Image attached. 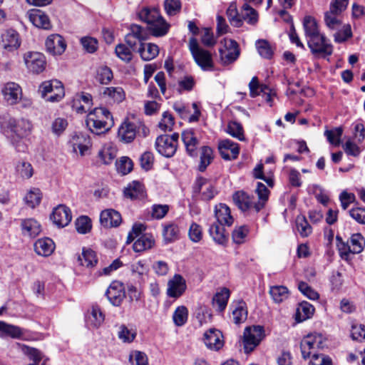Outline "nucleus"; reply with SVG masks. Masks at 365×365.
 Returning a JSON list of instances; mask_svg holds the SVG:
<instances>
[{
    "mask_svg": "<svg viewBox=\"0 0 365 365\" xmlns=\"http://www.w3.org/2000/svg\"><path fill=\"white\" fill-rule=\"evenodd\" d=\"M340 13H337L334 11H331L329 9V11L325 12L324 14V22L326 26L331 29L335 30L338 29L341 25V21L338 19L337 15Z\"/></svg>",
    "mask_w": 365,
    "mask_h": 365,
    "instance_id": "54",
    "label": "nucleus"
},
{
    "mask_svg": "<svg viewBox=\"0 0 365 365\" xmlns=\"http://www.w3.org/2000/svg\"><path fill=\"white\" fill-rule=\"evenodd\" d=\"M308 46L313 54L317 56L331 55L333 46L328 42L324 35L319 34L307 40Z\"/></svg>",
    "mask_w": 365,
    "mask_h": 365,
    "instance_id": "7",
    "label": "nucleus"
},
{
    "mask_svg": "<svg viewBox=\"0 0 365 365\" xmlns=\"http://www.w3.org/2000/svg\"><path fill=\"white\" fill-rule=\"evenodd\" d=\"M269 293L275 303H281L289 297L288 289L282 285L270 287Z\"/></svg>",
    "mask_w": 365,
    "mask_h": 365,
    "instance_id": "42",
    "label": "nucleus"
},
{
    "mask_svg": "<svg viewBox=\"0 0 365 365\" xmlns=\"http://www.w3.org/2000/svg\"><path fill=\"white\" fill-rule=\"evenodd\" d=\"M213 150L209 146H202L200 149L198 170L204 172L213 160Z\"/></svg>",
    "mask_w": 365,
    "mask_h": 365,
    "instance_id": "41",
    "label": "nucleus"
},
{
    "mask_svg": "<svg viewBox=\"0 0 365 365\" xmlns=\"http://www.w3.org/2000/svg\"><path fill=\"white\" fill-rule=\"evenodd\" d=\"M78 261L82 266L87 267H93L98 262L96 252L91 249H83L81 256L78 257Z\"/></svg>",
    "mask_w": 365,
    "mask_h": 365,
    "instance_id": "45",
    "label": "nucleus"
},
{
    "mask_svg": "<svg viewBox=\"0 0 365 365\" xmlns=\"http://www.w3.org/2000/svg\"><path fill=\"white\" fill-rule=\"evenodd\" d=\"M45 44L47 51L53 55H61L66 48L64 39L58 34L50 35Z\"/></svg>",
    "mask_w": 365,
    "mask_h": 365,
    "instance_id": "22",
    "label": "nucleus"
},
{
    "mask_svg": "<svg viewBox=\"0 0 365 365\" xmlns=\"http://www.w3.org/2000/svg\"><path fill=\"white\" fill-rule=\"evenodd\" d=\"M343 133V129L341 127L336 128L333 130H327L324 132L328 141L334 145H339L340 138Z\"/></svg>",
    "mask_w": 365,
    "mask_h": 365,
    "instance_id": "62",
    "label": "nucleus"
},
{
    "mask_svg": "<svg viewBox=\"0 0 365 365\" xmlns=\"http://www.w3.org/2000/svg\"><path fill=\"white\" fill-rule=\"evenodd\" d=\"M106 296L113 306H120L125 297L123 284L119 281L112 282L106 290Z\"/></svg>",
    "mask_w": 365,
    "mask_h": 365,
    "instance_id": "12",
    "label": "nucleus"
},
{
    "mask_svg": "<svg viewBox=\"0 0 365 365\" xmlns=\"http://www.w3.org/2000/svg\"><path fill=\"white\" fill-rule=\"evenodd\" d=\"M188 317V310L185 306H180L175 310L173 319L175 324L178 327L184 325Z\"/></svg>",
    "mask_w": 365,
    "mask_h": 365,
    "instance_id": "53",
    "label": "nucleus"
},
{
    "mask_svg": "<svg viewBox=\"0 0 365 365\" xmlns=\"http://www.w3.org/2000/svg\"><path fill=\"white\" fill-rule=\"evenodd\" d=\"M0 331L12 338H20L23 334L19 327L8 324L4 322H0Z\"/></svg>",
    "mask_w": 365,
    "mask_h": 365,
    "instance_id": "55",
    "label": "nucleus"
},
{
    "mask_svg": "<svg viewBox=\"0 0 365 365\" xmlns=\"http://www.w3.org/2000/svg\"><path fill=\"white\" fill-rule=\"evenodd\" d=\"M256 193L258 195L259 201L255 203L254 210L256 212H258L264 208L266 202L268 200L269 190L263 183L257 182Z\"/></svg>",
    "mask_w": 365,
    "mask_h": 365,
    "instance_id": "38",
    "label": "nucleus"
},
{
    "mask_svg": "<svg viewBox=\"0 0 365 365\" xmlns=\"http://www.w3.org/2000/svg\"><path fill=\"white\" fill-rule=\"evenodd\" d=\"M230 296L229 289L224 287L217 292L212 297V303L213 307L218 312H222L225 309L228 299Z\"/></svg>",
    "mask_w": 365,
    "mask_h": 365,
    "instance_id": "30",
    "label": "nucleus"
},
{
    "mask_svg": "<svg viewBox=\"0 0 365 365\" xmlns=\"http://www.w3.org/2000/svg\"><path fill=\"white\" fill-rule=\"evenodd\" d=\"M136 331L132 329H128L125 324H121L118 327V337L123 343H131L136 337Z\"/></svg>",
    "mask_w": 365,
    "mask_h": 365,
    "instance_id": "49",
    "label": "nucleus"
},
{
    "mask_svg": "<svg viewBox=\"0 0 365 365\" xmlns=\"http://www.w3.org/2000/svg\"><path fill=\"white\" fill-rule=\"evenodd\" d=\"M348 242H349L352 254L361 252L365 246V239L360 233L353 234Z\"/></svg>",
    "mask_w": 365,
    "mask_h": 365,
    "instance_id": "47",
    "label": "nucleus"
},
{
    "mask_svg": "<svg viewBox=\"0 0 365 365\" xmlns=\"http://www.w3.org/2000/svg\"><path fill=\"white\" fill-rule=\"evenodd\" d=\"M38 92L42 98L50 102H58L65 95L62 83L56 79L41 83L38 88Z\"/></svg>",
    "mask_w": 365,
    "mask_h": 365,
    "instance_id": "5",
    "label": "nucleus"
},
{
    "mask_svg": "<svg viewBox=\"0 0 365 365\" xmlns=\"http://www.w3.org/2000/svg\"><path fill=\"white\" fill-rule=\"evenodd\" d=\"M21 233L24 237L34 238L41 232V225L34 218H27L21 221Z\"/></svg>",
    "mask_w": 365,
    "mask_h": 365,
    "instance_id": "24",
    "label": "nucleus"
},
{
    "mask_svg": "<svg viewBox=\"0 0 365 365\" xmlns=\"http://www.w3.org/2000/svg\"><path fill=\"white\" fill-rule=\"evenodd\" d=\"M296 227L300 236L308 237L312 232V228L304 215H298L296 217Z\"/></svg>",
    "mask_w": 365,
    "mask_h": 365,
    "instance_id": "48",
    "label": "nucleus"
},
{
    "mask_svg": "<svg viewBox=\"0 0 365 365\" xmlns=\"http://www.w3.org/2000/svg\"><path fill=\"white\" fill-rule=\"evenodd\" d=\"M171 141L173 140L168 138V135H159L155 143L157 151L166 158L173 157L177 150V148Z\"/></svg>",
    "mask_w": 365,
    "mask_h": 365,
    "instance_id": "18",
    "label": "nucleus"
},
{
    "mask_svg": "<svg viewBox=\"0 0 365 365\" xmlns=\"http://www.w3.org/2000/svg\"><path fill=\"white\" fill-rule=\"evenodd\" d=\"M336 240L337 242L336 246L341 257L343 259L347 260L349 259V255L352 254L349 242H344L339 235H336Z\"/></svg>",
    "mask_w": 365,
    "mask_h": 365,
    "instance_id": "61",
    "label": "nucleus"
},
{
    "mask_svg": "<svg viewBox=\"0 0 365 365\" xmlns=\"http://www.w3.org/2000/svg\"><path fill=\"white\" fill-rule=\"evenodd\" d=\"M233 322L236 324L244 322L247 317V310L244 302L238 303L237 306L232 311Z\"/></svg>",
    "mask_w": 365,
    "mask_h": 365,
    "instance_id": "50",
    "label": "nucleus"
},
{
    "mask_svg": "<svg viewBox=\"0 0 365 365\" xmlns=\"http://www.w3.org/2000/svg\"><path fill=\"white\" fill-rule=\"evenodd\" d=\"M227 16L228 17L230 24L235 27H241L242 26V19L240 14H239L237 4L232 2L227 9Z\"/></svg>",
    "mask_w": 365,
    "mask_h": 365,
    "instance_id": "44",
    "label": "nucleus"
},
{
    "mask_svg": "<svg viewBox=\"0 0 365 365\" xmlns=\"http://www.w3.org/2000/svg\"><path fill=\"white\" fill-rule=\"evenodd\" d=\"M192 189L195 195L201 194V199L206 201L212 199L217 193L212 184L202 177L197 178Z\"/></svg>",
    "mask_w": 365,
    "mask_h": 365,
    "instance_id": "11",
    "label": "nucleus"
},
{
    "mask_svg": "<svg viewBox=\"0 0 365 365\" xmlns=\"http://www.w3.org/2000/svg\"><path fill=\"white\" fill-rule=\"evenodd\" d=\"M262 326L255 325L246 327L243 334V346L247 353L252 351L264 337Z\"/></svg>",
    "mask_w": 365,
    "mask_h": 365,
    "instance_id": "6",
    "label": "nucleus"
},
{
    "mask_svg": "<svg viewBox=\"0 0 365 365\" xmlns=\"http://www.w3.org/2000/svg\"><path fill=\"white\" fill-rule=\"evenodd\" d=\"M75 225L77 232L81 234L89 232L92 227L91 220L87 216L79 217L76 220Z\"/></svg>",
    "mask_w": 365,
    "mask_h": 365,
    "instance_id": "56",
    "label": "nucleus"
},
{
    "mask_svg": "<svg viewBox=\"0 0 365 365\" xmlns=\"http://www.w3.org/2000/svg\"><path fill=\"white\" fill-rule=\"evenodd\" d=\"M1 128L8 133V138L15 149L18 152H24L26 145L23 138L30 133L31 130V123L24 119L16 120L9 118L4 123H1Z\"/></svg>",
    "mask_w": 365,
    "mask_h": 365,
    "instance_id": "1",
    "label": "nucleus"
},
{
    "mask_svg": "<svg viewBox=\"0 0 365 365\" xmlns=\"http://www.w3.org/2000/svg\"><path fill=\"white\" fill-rule=\"evenodd\" d=\"M187 289L185 279L178 274H175L172 279L168 282L167 295L171 298H179Z\"/></svg>",
    "mask_w": 365,
    "mask_h": 365,
    "instance_id": "13",
    "label": "nucleus"
},
{
    "mask_svg": "<svg viewBox=\"0 0 365 365\" xmlns=\"http://www.w3.org/2000/svg\"><path fill=\"white\" fill-rule=\"evenodd\" d=\"M125 98V93L121 87H106L101 92V101L108 105L121 103Z\"/></svg>",
    "mask_w": 365,
    "mask_h": 365,
    "instance_id": "14",
    "label": "nucleus"
},
{
    "mask_svg": "<svg viewBox=\"0 0 365 365\" xmlns=\"http://www.w3.org/2000/svg\"><path fill=\"white\" fill-rule=\"evenodd\" d=\"M86 124L91 133L101 135L110 130L114 125V120L106 108L98 107L88 113Z\"/></svg>",
    "mask_w": 365,
    "mask_h": 365,
    "instance_id": "2",
    "label": "nucleus"
},
{
    "mask_svg": "<svg viewBox=\"0 0 365 365\" xmlns=\"http://www.w3.org/2000/svg\"><path fill=\"white\" fill-rule=\"evenodd\" d=\"M223 226L215 222L209 228L210 237L217 244L222 245H225L227 241V236Z\"/></svg>",
    "mask_w": 365,
    "mask_h": 365,
    "instance_id": "34",
    "label": "nucleus"
},
{
    "mask_svg": "<svg viewBox=\"0 0 365 365\" xmlns=\"http://www.w3.org/2000/svg\"><path fill=\"white\" fill-rule=\"evenodd\" d=\"M203 341L207 349L213 351L220 350L224 345L223 335L216 329H210L205 331Z\"/></svg>",
    "mask_w": 365,
    "mask_h": 365,
    "instance_id": "15",
    "label": "nucleus"
},
{
    "mask_svg": "<svg viewBox=\"0 0 365 365\" xmlns=\"http://www.w3.org/2000/svg\"><path fill=\"white\" fill-rule=\"evenodd\" d=\"M70 143L73 147V151L77 153L78 150L81 155H85V153L91 146L90 137L83 133H75L72 136Z\"/></svg>",
    "mask_w": 365,
    "mask_h": 365,
    "instance_id": "23",
    "label": "nucleus"
},
{
    "mask_svg": "<svg viewBox=\"0 0 365 365\" xmlns=\"http://www.w3.org/2000/svg\"><path fill=\"white\" fill-rule=\"evenodd\" d=\"M174 125V118L168 111L163 114V118L159 123V128L164 132L171 131Z\"/></svg>",
    "mask_w": 365,
    "mask_h": 365,
    "instance_id": "64",
    "label": "nucleus"
},
{
    "mask_svg": "<svg viewBox=\"0 0 365 365\" xmlns=\"http://www.w3.org/2000/svg\"><path fill=\"white\" fill-rule=\"evenodd\" d=\"M189 48L195 63L203 71H211L214 68V63L211 53L201 48L195 38L189 41Z\"/></svg>",
    "mask_w": 365,
    "mask_h": 365,
    "instance_id": "4",
    "label": "nucleus"
},
{
    "mask_svg": "<svg viewBox=\"0 0 365 365\" xmlns=\"http://www.w3.org/2000/svg\"><path fill=\"white\" fill-rule=\"evenodd\" d=\"M27 68L34 73H39L45 69L46 58L39 52H27L24 56Z\"/></svg>",
    "mask_w": 365,
    "mask_h": 365,
    "instance_id": "10",
    "label": "nucleus"
},
{
    "mask_svg": "<svg viewBox=\"0 0 365 365\" xmlns=\"http://www.w3.org/2000/svg\"><path fill=\"white\" fill-rule=\"evenodd\" d=\"M29 16L30 21L38 28L48 29L51 27L48 16L38 9L30 11Z\"/></svg>",
    "mask_w": 365,
    "mask_h": 365,
    "instance_id": "31",
    "label": "nucleus"
},
{
    "mask_svg": "<svg viewBox=\"0 0 365 365\" xmlns=\"http://www.w3.org/2000/svg\"><path fill=\"white\" fill-rule=\"evenodd\" d=\"M249 231V227L246 225L236 227L232 234L234 242L238 245L242 244L245 241V238L247 237Z\"/></svg>",
    "mask_w": 365,
    "mask_h": 365,
    "instance_id": "58",
    "label": "nucleus"
},
{
    "mask_svg": "<svg viewBox=\"0 0 365 365\" xmlns=\"http://www.w3.org/2000/svg\"><path fill=\"white\" fill-rule=\"evenodd\" d=\"M240 16L242 22L245 21L250 25L254 26L258 22L259 15L257 11L247 4H243L242 6Z\"/></svg>",
    "mask_w": 365,
    "mask_h": 365,
    "instance_id": "37",
    "label": "nucleus"
},
{
    "mask_svg": "<svg viewBox=\"0 0 365 365\" xmlns=\"http://www.w3.org/2000/svg\"><path fill=\"white\" fill-rule=\"evenodd\" d=\"M100 222L105 227H117L121 222V215L113 209H108L101 212Z\"/></svg>",
    "mask_w": 365,
    "mask_h": 365,
    "instance_id": "27",
    "label": "nucleus"
},
{
    "mask_svg": "<svg viewBox=\"0 0 365 365\" xmlns=\"http://www.w3.org/2000/svg\"><path fill=\"white\" fill-rule=\"evenodd\" d=\"M218 148L222 158L226 160L236 159L240 153L238 144L228 139L222 140Z\"/></svg>",
    "mask_w": 365,
    "mask_h": 365,
    "instance_id": "20",
    "label": "nucleus"
},
{
    "mask_svg": "<svg viewBox=\"0 0 365 365\" xmlns=\"http://www.w3.org/2000/svg\"><path fill=\"white\" fill-rule=\"evenodd\" d=\"M138 52L143 61H148L153 60L158 55L159 48L155 43H141Z\"/></svg>",
    "mask_w": 365,
    "mask_h": 365,
    "instance_id": "35",
    "label": "nucleus"
},
{
    "mask_svg": "<svg viewBox=\"0 0 365 365\" xmlns=\"http://www.w3.org/2000/svg\"><path fill=\"white\" fill-rule=\"evenodd\" d=\"M181 136L187 153L191 157H197V147L199 145V140L195 136L194 130L192 129L184 130Z\"/></svg>",
    "mask_w": 365,
    "mask_h": 365,
    "instance_id": "25",
    "label": "nucleus"
},
{
    "mask_svg": "<svg viewBox=\"0 0 365 365\" xmlns=\"http://www.w3.org/2000/svg\"><path fill=\"white\" fill-rule=\"evenodd\" d=\"M21 45L18 32L14 29H8L1 34V46L8 51L16 50Z\"/></svg>",
    "mask_w": 365,
    "mask_h": 365,
    "instance_id": "19",
    "label": "nucleus"
},
{
    "mask_svg": "<svg viewBox=\"0 0 365 365\" xmlns=\"http://www.w3.org/2000/svg\"><path fill=\"white\" fill-rule=\"evenodd\" d=\"M137 128L138 125L135 123L125 120L118 128V138L123 143H131L136 136Z\"/></svg>",
    "mask_w": 365,
    "mask_h": 365,
    "instance_id": "21",
    "label": "nucleus"
},
{
    "mask_svg": "<svg viewBox=\"0 0 365 365\" xmlns=\"http://www.w3.org/2000/svg\"><path fill=\"white\" fill-rule=\"evenodd\" d=\"M41 192L38 188H32L24 197L26 204L31 208L38 205L41 200Z\"/></svg>",
    "mask_w": 365,
    "mask_h": 365,
    "instance_id": "52",
    "label": "nucleus"
},
{
    "mask_svg": "<svg viewBox=\"0 0 365 365\" xmlns=\"http://www.w3.org/2000/svg\"><path fill=\"white\" fill-rule=\"evenodd\" d=\"M163 240L166 244L173 242L180 237V229L175 222H167L163 225L162 231Z\"/></svg>",
    "mask_w": 365,
    "mask_h": 365,
    "instance_id": "32",
    "label": "nucleus"
},
{
    "mask_svg": "<svg viewBox=\"0 0 365 365\" xmlns=\"http://www.w3.org/2000/svg\"><path fill=\"white\" fill-rule=\"evenodd\" d=\"M4 99L9 105L16 104L22 96L21 87L15 82L6 83L2 88Z\"/></svg>",
    "mask_w": 365,
    "mask_h": 365,
    "instance_id": "16",
    "label": "nucleus"
},
{
    "mask_svg": "<svg viewBox=\"0 0 365 365\" xmlns=\"http://www.w3.org/2000/svg\"><path fill=\"white\" fill-rule=\"evenodd\" d=\"M314 312V307L307 302L299 304L296 312V320L299 322H304L312 317Z\"/></svg>",
    "mask_w": 365,
    "mask_h": 365,
    "instance_id": "40",
    "label": "nucleus"
},
{
    "mask_svg": "<svg viewBox=\"0 0 365 365\" xmlns=\"http://www.w3.org/2000/svg\"><path fill=\"white\" fill-rule=\"evenodd\" d=\"M303 26L307 40L320 34L317 21L312 16L304 17Z\"/></svg>",
    "mask_w": 365,
    "mask_h": 365,
    "instance_id": "43",
    "label": "nucleus"
},
{
    "mask_svg": "<svg viewBox=\"0 0 365 365\" xmlns=\"http://www.w3.org/2000/svg\"><path fill=\"white\" fill-rule=\"evenodd\" d=\"M215 215L217 223L221 225L231 226L234 219L231 215L230 207L224 204L220 203L215 207Z\"/></svg>",
    "mask_w": 365,
    "mask_h": 365,
    "instance_id": "28",
    "label": "nucleus"
},
{
    "mask_svg": "<svg viewBox=\"0 0 365 365\" xmlns=\"http://www.w3.org/2000/svg\"><path fill=\"white\" fill-rule=\"evenodd\" d=\"M155 240L151 235H143L136 240L133 245L135 252H141L153 247Z\"/></svg>",
    "mask_w": 365,
    "mask_h": 365,
    "instance_id": "39",
    "label": "nucleus"
},
{
    "mask_svg": "<svg viewBox=\"0 0 365 365\" xmlns=\"http://www.w3.org/2000/svg\"><path fill=\"white\" fill-rule=\"evenodd\" d=\"M135 38H138V41L141 43L143 41H145L148 38V34L146 30L137 24H132L130 27V32L128 34Z\"/></svg>",
    "mask_w": 365,
    "mask_h": 365,
    "instance_id": "57",
    "label": "nucleus"
},
{
    "mask_svg": "<svg viewBox=\"0 0 365 365\" xmlns=\"http://www.w3.org/2000/svg\"><path fill=\"white\" fill-rule=\"evenodd\" d=\"M138 16L142 21L148 24V30L154 36H163L169 31L170 24L155 8L145 7L139 11Z\"/></svg>",
    "mask_w": 365,
    "mask_h": 365,
    "instance_id": "3",
    "label": "nucleus"
},
{
    "mask_svg": "<svg viewBox=\"0 0 365 365\" xmlns=\"http://www.w3.org/2000/svg\"><path fill=\"white\" fill-rule=\"evenodd\" d=\"M256 46L258 52L262 57L267 59L272 57L273 50L267 41L259 40L257 41Z\"/></svg>",
    "mask_w": 365,
    "mask_h": 365,
    "instance_id": "59",
    "label": "nucleus"
},
{
    "mask_svg": "<svg viewBox=\"0 0 365 365\" xmlns=\"http://www.w3.org/2000/svg\"><path fill=\"white\" fill-rule=\"evenodd\" d=\"M116 56L125 63H130L133 59V51L125 44L119 43L115 46Z\"/></svg>",
    "mask_w": 365,
    "mask_h": 365,
    "instance_id": "51",
    "label": "nucleus"
},
{
    "mask_svg": "<svg viewBox=\"0 0 365 365\" xmlns=\"http://www.w3.org/2000/svg\"><path fill=\"white\" fill-rule=\"evenodd\" d=\"M226 131L233 138L239 140L243 141L245 140L243 127L239 122L235 120L230 121L227 124Z\"/></svg>",
    "mask_w": 365,
    "mask_h": 365,
    "instance_id": "46",
    "label": "nucleus"
},
{
    "mask_svg": "<svg viewBox=\"0 0 365 365\" xmlns=\"http://www.w3.org/2000/svg\"><path fill=\"white\" fill-rule=\"evenodd\" d=\"M51 219L59 227H64L69 224L72 219L69 207L64 205H59L54 208Z\"/></svg>",
    "mask_w": 365,
    "mask_h": 365,
    "instance_id": "17",
    "label": "nucleus"
},
{
    "mask_svg": "<svg viewBox=\"0 0 365 365\" xmlns=\"http://www.w3.org/2000/svg\"><path fill=\"white\" fill-rule=\"evenodd\" d=\"M173 108L181 118H188L189 122H195L199 119L200 111L199 110L196 103H192V108H194L195 112L194 114L191 115H190V110L189 107L182 102L174 103Z\"/></svg>",
    "mask_w": 365,
    "mask_h": 365,
    "instance_id": "26",
    "label": "nucleus"
},
{
    "mask_svg": "<svg viewBox=\"0 0 365 365\" xmlns=\"http://www.w3.org/2000/svg\"><path fill=\"white\" fill-rule=\"evenodd\" d=\"M233 200L242 211L254 209L255 202L245 192L237 191L233 195Z\"/></svg>",
    "mask_w": 365,
    "mask_h": 365,
    "instance_id": "36",
    "label": "nucleus"
},
{
    "mask_svg": "<svg viewBox=\"0 0 365 365\" xmlns=\"http://www.w3.org/2000/svg\"><path fill=\"white\" fill-rule=\"evenodd\" d=\"M221 63L229 65L234 63L240 56V50L236 41L224 39V46L219 49Z\"/></svg>",
    "mask_w": 365,
    "mask_h": 365,
    "instance_id": "8",
    "label": "nucleus"
},
{
    "mask_svg": "<svg viewBox=\"0 0 365 365\" xmlns=\"http://www.w3.org/2000/svg\"><path fill=\"white\" fill-rule=\"evenodd\" d=\"M180 0H165L164 9L168 16H175L181 10Z\"/></svg>",
    "mask_w": 365,
    "mask_h": 365,
    "instance_id": "60",
    "label": "nucleus"
},
{
    "mask_svg": "<svg viewBox=\"0 0 365 365\" xmlns=\"http://www.w3.org/2000/svg\"><path fill=\"white\" fill-rule=\"evenodd\" d=\"M323 347V336L320 334L314 333L307 334L303 338L300 344L301 352L304 359L310 357L312 350Z\"/></svg>",
    "mask_w": 365,
    "mask_h": 365,
    "instance_id": "9",
    "label": "nucleus"
},
{
    "mask_svg": "<svg viewBox=\"0 0 365 365\" xmlns=\"http://www.w3.org/2000/svg\"><path fill=\"white\" fill-rule=\"evenodd\" d=\"M123 192L125 197L132 200H142L146 196L143 185L138 181H133L129 183L124 189Z\"/></svg>",
    "mask_w": 365,
    "mask_h": 365,
    "instance_id": "29",
    "label": "nucleus"
},
{
    "mask_svg": "<svg viewBox=\"0 0 365 365\" xmlns=\"http://www.w3.org/2000/svg\"><path fill=\"white\" fill-rule=\"evenodd\" d=\"M351 36V28L349 24L344 25L341 30H339L334 35L335 42L339 43L346 41Z\"/></svg>",
    "mask_w": 365,
    "mask_h": 365,
    "instance_id": "63",
    "label": "nucleus"
},
{
    "mask_svg": "<svg viewBox=\"0 0 365 365\" xmlns=\"http://www.w3.org/2000/svg\"><path fill=\"white\" fill-rule=\"evenodd\" d=\"M55 249L53 240L48 237L38 240L34 243V250L37 255L48 257L51 255Z\"/></svg>",
    "mask_w": 365,
    "mask_h": 365,
    "instance_id": "33",
    "label": "nucleus"
}]
</instances>
